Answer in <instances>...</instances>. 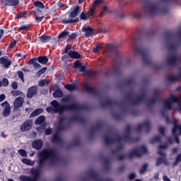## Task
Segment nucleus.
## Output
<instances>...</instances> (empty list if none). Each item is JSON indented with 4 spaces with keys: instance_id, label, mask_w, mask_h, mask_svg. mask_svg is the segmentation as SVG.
Wrapping results in <instances>:
<instances>
[{
    "instance_id": "obj_51",
    "label": "nucleus",
    "mask_w": 181,
    "mask_h": 181,
    "mask_svg": "<svg viewBox=\"0 0 181 181\" xmlns=\"http://www.w3.org/2000/svg\"><path fill=\"white\" fill-rule=\"evenodd\" d=\"M168 47L170 52H175V50H177V46L175 44H169Z\"/></svg>"
},
{
    "instance_id": "obj_52",
    "label": "nucleus",
    "mask_w": 181,
    "mask_h": 181,
    "mask_svg": "<svg viewBox=\"0 0 181 181\" xmlns=\"http://www.w3.org/2000/svg\"><path fill=\"white\" fill-rule=\"evenodd\" d=\"M47 71V67H44L42 69H41L40 70H39L36 74L37 76V77H40V75L44 74V73H46V71Z\"/></svg>"
},
{
    "instance_id": "obj_53",
    "label": "nucleus",
    "mask_w": 181,
    "mask_h": 181,
    "mask_svg": "<svg viewBox=\"0 0 181 181\" xmlns=\"http://www.w3.org/2000/svg\"><path fill=\"white\" fill-rule=\"evenodd\" d=\"M18 153L23 156V158H28V153L26 152V150L25 149H19Z\"/></svg>"
},
{
    "instance_id": "obj_60",
    "label": "nucleus",
    "mask_w": 181,
    "mask_h": 181,
    "mask_svg": "<svg viewBox=\"0 0 181 181\" xmlns=\"http://www.w3.org/2000/svg\"><path fill=\"white\" fill-rule=\"evenodd\" d=\"M95 11V8L92 7L91 8L89 9V11H88L86 15L87 16L90 17V16H93V15H94V11Z\"/></svg>"
},
{
    "instance_id": "obj_47",
    "label": "nucleus",
    "mask_w": 181,
    "mask_h": 181,
    "mask_svg": "<svg viewBox=\"0 0 181 181\" xmlns=\"http://www.w3.org/2000/svg\"><path fill=\"white\" fill-rule=\"evenodd\" d=\"M28 13L27 11H23L22 12H20L18 14H17L15 17V19H22L25 15Z\"/></svg>"
},
{
    "instance_id": "obj_49",
    "label": "nucleus",
    "mask_w": 181,
    "mask_h": 181,
    "mask_svg": "<svg viewBox=\"0 0 181 181\" xmlns=\"http://www.w3.org/2000/svg\"><path fill=\"white\" fill-rule=\"evenodd\" d=\"M16 74H18V78H20V80H21V81L23 83H25V78H24V74L23 72L22 71H18Z\"/></svg>"
},
{
    "instance_id": "obj_9",
    "label": "nucleus",
    "mask_w": 181,
    "mask_h": 181,
    "mask_svg": "<svg viewBox=\"0 0 181 181\" xmlns=\"http://www.w3.org/2000/svg\"><path fill=\"white\" fill-rule=\"evenodd\" d=\"M103 141L107 145H112V144H115V142H117V144H121L122 141V136L117 134L115 139H112L108 134H105L103 136Z\"/></svg>"
},
{
    "instance_id": "obj_61",
    "label": "nucleus",
    "mask_w": 181,
    "mask_h": 181,
    "mask_svg": "<svg viewBox=\"0 0 181 181\" xmlns=\"http://www.w3.org/2000/svg\"><path fill=\"white\" fill-rule=\"evenodd\" d=\"M12 64V62L7 59V60L4 62V64L3 66L5 67V69H9V66Z\"/></svg>"
},
{
    "instance_id": "obj_50",
    "label": "nucleus",
    "mask_w": 181,
    "mask_h": 181,
    "mask_svg": "<svg viewBox=\"0 0 181 181\" xmlns=\"http://www.w3.org/2000/svg\"><path fill=\"white\" fill-rule=\"evenodd\" d=\"M126 86H131V84H135V79L130 78L124 81Z\"/></svg>"
},
{
    "instance_id": "obj_30",
    "label": "nucleus",
    "mask_w": 181,
    "mask_h": 181,
    "mask_svg": "<svg viewBox=\"0 0 181 181\" xmlns=\"http://www.w3.org/2000/svg\"><path fill=\"white\" fill-rule=\"evenodd\" d=\"M52 142L53 144H62L63 142V140L62 139V138H60V136H59V134H55L52 136Z\"/></svg>"
},
{
    "instance_id": "obj_39",
    "label": "nucleus",
    "mask_w": 181,
    "mask_h": 181,
    "mask_svg": "<svg viewBox=\"0 0 181 181\" xmlns=\"http://www.w3.org/2000/svg\"><path fill=\"white\" fill-rule=\"evenodd\" d=\"M65 88L68 90L69 91H74V90L77 89V86L76 84H66L65 85Z\"/></svg>"
},
{
    "instance_id": "obj_62",
    "label": "nucleus",
    "mask_w": 181,
    "mask_h": 181,
    "mask_svg": "<svg viewBox=\"0 0 181 181\" xmlns=\"http://www.w3.org/2000/svg\"><path fill=\"white\" fill-rule=\"evenodd\" d=\"M103 4V0H95L93 2V8H95V6H98V5H101Z\"/></svg>"
},
{
    "instance_id": "obj_16",
    "label": "nucleus",
    "mask_w": 181,
    "mask_h": 181,
    "mask_svg": "<svg viewBox=\"0 0 181 181\" xmlns=\"http://www.w3.org/2000/svg\"><path fill=\"white\" fill-rule=\"evenodd\" d=\"M84 90L88 94H93V95H100V92L97 89L94 88L93 87L90 86L88 83H86L84 85Z\"/></svg>"
},
{
    "instance_id": "obj_57",
    "label": "nucleus",
    "mask_w": 181,
    "mask_h": 181,
    "mask_svg": "<svg viewBox=\"0 0 181 181\" xmlns=\"http://www.w3.org/2000/svg\"><path fill=\"white\" fill-rule=\"evenodd\" d=\"M67 35H69V31L64 30L59 34L58 37L59 39H62L63 37H66Z\"/></svg>"
},
{
    "instance_id": "obj_8",
    "label": "nucleus",
    "mask_w": 181,
    "mask_h": 181,
    "mask_svg": "<svg viewBox=\"0 0 181 181\" xmlns=\"http://www.w3.org/2000/svg\"><path fill=\"white\" fill-rule=\"evenodd\" d=\"M132 95H134V93L131 92L128 93L125 95L127 100L130 102L132 105H139L146 97L145 92H143L141 95L136 97V99H132Z\"/></svg>"
},
{
    "instance_id": "obj_64",
    "label": "nucleus",
    "mask_w": 181,
    "mask_h": 181,
    "mask_svg": "<svg viewBox=\"0 0 181 181\" xmlns=\"http://www.w3.org/2000/svg\"><path fill=\"white\" fill-rule=\"evenodd\" d=\"M165 127H160L159 128H158V132H160V134H161V135L163 136H165Z\"/></svg>"
},
{
    "instance_id": "obj_41",
    "label": "nucleus",
    "mask_w": 181,
    "mask_h": 181,
    "mask_svg": "<svg viewBox=\"0 0 181 181\" xmlns=\"http://www.w3.org/2000/svg\"><path fill=\"white\" fill-rule=\"evenodd\" d=\"M95 128L94 127H92L89 129V133H90V137L89 139L91 141V139H94V135H95Z\"/></svg>"
},
{
    "instance_id": "obj_36",
    "label": "nucleus",
    "mask_w": 181,
    "mask_h": 181,
    "mask_svg": "<svg viewBox=\"0 0 181 181\" xmlns=\"http://www.w3.org/2000/svg\"><path fill=\"white\" fill-rule=\"evenodd\" d=\"M31 173L33 176V177H32V179H35V180H37V179H39V177L40 176V171H39V170H37V169L33 170L31 171Z\"/></svg>"
},
{
    "instance_id": "obj_40",
    "label": "nucleus",
    "mask_w": 181,
    "mask_h": 181,
    "mask_svg": "<svg viewBox=\"0 0 181 181\" xmlns=\"http://www.w3.org/2000/svg\"><path fill=\"white\" fill-rule=\"evenodd\" d=\"M21 162L25 165H28V166H33L35 165V161H32L28 158H23Z\"/></svg>"
},
{
    "instance_id": "obj_4",
    "label": "nucleus",
    "mask_w": 181,
    "mask_h": 181,
    "mask_svg": "<svg viewBox=\"0 0 181 181\" xmlns=\"http://www.w3.org/2000/svg\"><path fill=\"white\" fill-rule=\"evenodd\" d=\"M57 156H59V153H57L56 148H47L42 149L38 153L39 169L43 168L45 162H47V160H49V166H54L57 162Z\"/></svg>"
},
{
    "instance_id": "obj_2",
    "label": "nucleus",
    "mask_w": 181,
    "mask_h": 181,
    "mask_svg": "<svg viewBox=\"0 0 181 181\" xmlns=\"http://www.w3.org/2000/svg\"><path fill=\"white\" fill-rule=\"evenodd\" d=\"M153 35H156V32L153 30L142 31L136 38H132L133 42V49L136 53L141 54L143 63L144 64H146V66H151L152 64V60L151 59V57H149V51L148 49L144 47H139L135 43L139 42L141 39H149L152 37Z\"/></svg>"
},
{
    "instance_id": "obj_24",
    "label": "nucleus",
    "mask_w": 181,
    "mask_h": 181,
    "mask_svg": "<svg viewBox=\"0 0 181 181\" xmlns=\"http://www.w3.org/2000/svg\"><path fill=\"white\" fill-rule=\"evenodd\" d=\"M83 32H85L86 37H91V36H94V29L90 26L84 28Z\"/></svg>"
},
{
    "instance_id": "obj_1",
    "label": "nucleus",
    "mask_w": 181,
    "mask_h": 181,
    "mask_svg": "<svg viewBox=\"0 0 181 181\" xmlns=\"http://www.w3.org/2000/svg\"><path fill=\"white\" fill-rule=\"evenodd\" d=\"M171 4L180 5L181 0H160L158 4H153L149 0H146L144 3L143 9L146 15L153 16V15H165L169 12V6Z\"/></svg>"
},
{
    "instance_id": "obj_10",
    "label": "nucleus",
    "mask_w": 181,
    "mask_h": 181,
    "mask_svg": "<svg viewBox=\"0 0 181 181\" xmlns=\"http://www.w3.org/2000/svg\"><path fill=\"white\" fill-rule=\"evenodd\" d=\"M180 63V57L176 55H172L167 59L168 66H169L170 67H173V69H175V67H177V66H179V64Z\"/></svg>"
},
{
    "instance_id": "obj_34",
    "label": "nucleus",
    "mask_w": 181,
    "mask_h": 181,
    "mask_svg": "<svg viewBox=\"0 0 181 181\" xmlns=\"http://www.w3.org/2000/svg\"><path fill=\"white\" fill-rule=\"evenodd\" d=\"M45 121H46V117L42 115L38 117V118L35 119V125H42V124H43Z\"/></svg>"
},
{
    "instance_id": "obj_55",
    "label": "nucleus",
    "mask_w": 181,
    "mask_h": 181,
    "mask_svg": "<svg viewBox=\"0 0 181 181\" xmlns=\"http://www.w3.org/2000/svg\"><path fill=\"white\" fill-rule=\"evenodd\" d=\"M128 5V1L125 0H120L119 1V8H124V6H127Z\"/></svg>"
},
{
    "instance_id": "obj_23",
    "label": "nucleus",
    "mask_w": 181,
    "mask_h": 181,
    "mask_svg": "<svg viewBox=\"0 0 181 181\" xmlns=\"http://www.w3.org/2000/svg\"><path fill=\"white\" fill-rule=\"evenodd\" d=\"M180 70V73L176 76H169L167 77V81L170 83H176V81H179V78H181V68H179Z\"/></svg>"
},
{
    "instance_id": "obj_21",
    "label": "nucleus",
    "mask_w": 181,
    "mask_h": 181,
    "mask_svg": "<svg viewBox=\"0 0 181 181\" xmlns=\"http://www.w3.org/2000/svg\"><path fill=\"white\" fill-rule=\"evenodd\" d=\"M1 4L6 6H16L19 4V0H2Z\"/></svg>"
},
{
    "instance_id": "obj_12",
    "label": "nucleus",
    "mask_w": 181,
    "mask_h": 181,
    "mask_svg": "<svg viewBox=\"0 0 181 181\" xmlns=\"http://www.w3.org/2000/svg\"><path fill=\"white\" fill-rule=\"evenodd\" d=\"M1 107L3 108L2 115L5 118H7V117H9L11 115V105L8 101H4L3 103H1Z\"/></svg>"
},
{
    "instance_id": "obj_17",
    "label": "nucleus",
    "mask_w": 181,
    "mask_h": 181,
    "mask_svg": "<svg viewBox=\"0 0 181 181\" xmlns=\"http://www.w3.org/2000/svg\"><path fill=\"white\" fill-rule=\"evenodd\" d=\"M88 177H90L91 179H93L94 181H112V180L110 178H107V179H105V180H102V179L100 178V175L95 173V172H94L93 170L89 171Z\"/></svg>"
},
{
    "instance_id": "obj_46",
    "label": "nucleus",
    "mask_w": 181,
    "mask_h": 181,
    "mask_svg": "<svg viewBox=\"0 0 181 181\" xmlns=\"http://www.w3.org/2000/svg\"><path fill=\"white\" fill-rule=\"evenodd\" d=\"M156 97L153 96L151 100L148 101V103L147 104L148 108H151V106L156 103Z\"/></svg>"
},
{
    "instance_id": "obj_7",
    "label": "nucleus",
    "mask_w": 181,
    "mask_h": 181,
    "mask_svg": "<svg viewBox=\"0 0 181 181\" xmlns=\"http://www.w3.org/2000/svg\"><path fill=\"white\" fill-rule=\"evenodd\" d=\"M37 62L40 64L37 63ZM47 62H49V58L47 56H40L38 57L29 59L27 64H28V66H33L35 70H39V69L42 68V65L40 64H47Z\"/></svg>"
},
{
    "instance_id": "obj_22",
    "label": "nucleus",
    "mask_w": 181,
    "mask_h": 181,
    "mask_svg": "<svg viewBox=\"0 0 181 181\" xmlns=\"http://www.w3.org/2000/svg\"><path fill=\"white\" fill-rule=\"evenodd\" d=\"M32 146L34 149L40 151L43 147V141L41 139H37L33 141Z\"/></svg>"
},
{
    "instance_id": "obj_48",
    "label": "nucleus",
    "mask_w": 181,
    "mask_h": 181,
    "mask_svg": "<svg viewBox=\"0 0 181 181\" xmlns=\"http://www.w3.org/2000/svg\"><path fill=\"white\" fill-rule=\"evenodd\" d=\"M165 37L166 40H170L172 39V37H173V33H172L171 31H168V32L165 33Z\"/></svg>"
},
{
    "instance_id": "obj_3",
    "label": "nucleus",
    "mask_w": 181,
    "mask_h": 181,
    "mask_svg": "<svg viewBox=\"0 0 181 181\" xmlns=\"http://www.w3.org/2000/svg\"><path fill=\"white\" fill-rule=\"evenodd\" d=\"M50 104L52 107L49 106L46 108L47 112H49L50 114H57V112H59L60 115H62L64 111H80V110H90L88 105H80L76 103H71V105H62L57 100H54L50 103Z\"/></svg>"
},
{
    "instance_id": "obj_5",
    "label": "nucleus",
    "mask_w": 181,
    "mask_h": 181,
    "mask_svg": "<svg viewBox=\"0 0 181 181\" xmlns=\"http://www.w3.org/2000/svg\"><path fill=\"white\" fill-rule=\"evenodd\" d=\"M66 119L67 118L66 117V116L58 117L57 127L59 131H66V129H69L71 126V122H74V121L81 122V124H86V122H87V120L86 119L77 115H75L70 117L69 121L67 123H66Z\"/></svg>"
},
{
    "instance_id": "obj_59",
    "label": "nucleus",
    "mask_w": 181,
    "mask_h": 181,
    "mask_svg": "<svg viewBox=\"0 0 181 181\" xmlns=\"http://www.w3.org/2000/svg\"><path fill=\"white\" fill-rule=\"evenodd\" d=\"M1 84L4 87H8L9 86V81L6 78H4L1 81Z\"/></svg>"
},
{
    "instance_id": "obj_31",
    "label": "nucleus",
    "mask_w": 181,
    "mask_h": 181,
    "mask_svg": "<svg viewBox=\"0 0 181 181\" xmlns=\"http://www.w3.org/2000/svg\"><path fill=\"white\" fill-rule=\"evenodd\" d=\"M136 150H137L139 153H140V156H142V155H145V153H148V148H146V146H145V145L139 146L138 148H136Z\"/></svg>"
},
{
    "instance_id": "obj_63",
    "label": "nucleus",
    "mask_w": 181,
    "mask_h": 181,
    "mask_svg": "<svg viewBox=\"0 0 181 181\" xmlns=\"http://www.w3.org/2000/svg\"><path fill=\"white\" fill-rule=\"evenodd\" d=\"M74 69H79L81 66V62L80 61H76L73 64Z\"/></svg>"
},
{
    "instance_id": "obj_27",
    "label": "nucleus",
    "mask_w": 181,
    "mask_h": 181,
    "mask_svg": "<svg viewBox=\"0 0 181 181\" xmlns=\"http://www.w3.org/2000/svg\"><path fill=\"white\" fill-rule=\"evenodd\" d=\"M80 145H81V141H80V139L77 138V139H75L73 141V142H71L68 145V148L71 149V148H73L74 146H80Z\"/></svg>"
},
{
    "instance_id": "obj_35",
    "label": "nucleus",
    "mask_w": 181,
    "mask_h": 181,
    "mask_svg": "<svg viewBox=\"0 0 181 181\" xmlns=\"http://www.w3.org/2000/svg\"><path fill=\"white\" fill-rule=\"evenodd\" d=\"M122 141H124L125 142H134V139H132L131 134L127 133L123 134Z\"/></svg>"
},
{
    "instance_id": "obj_58",
    "label": "nucleus",
    "mask_w": 181,
    "mask_h": 181,
    "mask_svg": "<svg viewBox=\"0 0 181 181\" xmlns=\"http://www.w3.org/2000/svg\"><path fill=\"white\" fill-rule=\"evenodd\" d=\"M30 28V25H21L19 28H18V32H21V30H28Z\"/></svg>"
},
{
    "instance_id": "obj_14",
    "label": "nucleus",
    "mask_w": 181,
    "mask_h": 181,
    "mask_svg": "<svg viewBox=\"0 0 181 181\" xmlns=\"http://www.w3.org/2000/svg\"><path fill=\"white\" fill-rule=\"evenodd\" d=\"M120 73H121V67H119V65L113 66L110 71H108L105 73V76H106V77H108L110 76H115L117 74H119Z\"/></svg>"
},
{
    "instance_id": "obj_29",
    "label": "nucleus",
    "mask_w": 181,
    "mask_h": 181,
    "mask_svg": "<svg viewBox=\"0 0 181 181\" xmlns=\"http://www.w3.org/2000/svg\"><path fill=\"white\" fill-rule=\"evenodd\" d=\"M129 158L132 159L133 156H137V158H141V153L136 150V148L133 149L128 154Z\"/></svg>"
},
{
    "instance_id": "obj_33",
    "label": "nucleus",
    "mask_w": 181,
    "mask_h": 181,
    "mask_svg": "<svg viewBox=\"0 0 181 181\" xmlns=\"http://www.w3.org/2000/svg\"><path fill=\"white\" fill-rule=\"evenodd\" d=\"M159 150H158V155H160V156H164V158H166V153H163V151H162V149H166V148H168V145L167 144H162L159 146Z\"/></svg>"
},
{
    "instance_id": "obj_28",
    "label": "nucleus",
    "mask_w": 181,
    "mask_h": 181,
    "mask_svg": "<svg viewBox=\"0 0 181 181\" xmlns=\"http://www.w3.org/2000/svg\"><path fill=\"white\" fill-rule=\"evenodd\" d=\"M68 56H69L71 59H80V57H81L80 53L76 51H70L68 52Z\"/></svg>"
},
{
    "instance_id": "obj_56",
    "label": "nucleus",
    "mask_w": 181,
    "mask_h": 181,
    "mask_svg": "<svg viewBox=\"0 0 181 181\" xmlns=\"http://www.w3.org/2000/svg\"><path fill=\"white\" fill-rule=\"evenodd\" d=\"M147 169H148V163H144V164L141 166V168L139 172H140L141 174L145 173V172H146V170H147Z\"/></svg>"
},
{
    "instance_id": "obj_15",
    "label": "nucleus",
    "mask_w": 181,
    "mask_h": 181,
    "mask_svg": "<svg viewBox=\"0 0 181 181\" xmlns=\"http://www.w3.org/2000/svg\"><path fill=\"white\" fill-rule=\"evenodd\" d=\"M20 129L21 132H27V131H30L32 129V121L26 120L21 126Z\"/></svg>"
},
{
    "instance_id": "obj_6",
    "label": "nucleus",
    "mask_w": 181,
    "mask_h": 181,
    "mask_svg": "<svg viewBox=\"0 0 181 181\" xmlns=\"http://www.w3.org/2000/svg\"><path fill=\"white\" fill-rule=\"evenodd\" d=\"M81 7L78 5H75L73 6L72 9L70 12H68L69 13V18H71L69 19H63L62 21V23L64 25H67L69 23H77L80 22V19L78 18H76V16H78V13H80V9ZM74 18H76L74 19Z\"/></svg>"
},
{
    "instance_id": "obj_54",
    "label": "nucleus",
    "mask_w": 181,
    "mask_h": 181,
    "mask_svg": "<svg viewBox=\"0 0 181 181\" xmlns=\"http://www.w3.org/2000/svg\"><path fill=\"white\" fill-rule=\"evenodd\" d=\"M79 18L81 21H87L88 19V17H87V14L84 13V11H82L81 14L79 15Z\"/></svg>"
},
{
    "instance_id": "obj_13",
    "label": "nucleus",
    "mask_w": 181,
    "mask_h": 181,
    "mask_svg": "<svg viewBox=\"0 0 181 181\" xmlns=\"http://www.w3.org/2000/svg\"><path fill=\"white\" fill-rule=\"evenodd\" d=\"M119 107V103L117 100H111V99H106L105 102L100 103L102 108H105V107H112V106Z\"/></svg>"
},
{
    "instance_id": "obj_45",
    "label": "nucleus",
    "mask_w": 181,
    "mask_h": 181,
    "mask_svg": "<svg viewBox=\"0 0 181 181\" xmlns=\"http://www.w3.org/2000/svg\"><path fill=\"white\" fill-rule=\"evenodd\" d=\"M165 162V156L159 157L156 160V166H160Z\"/></svg>"
},
{
    "instance_id": "obj_25",
    "label": "nucleus",
    "mask_w": 181,
    "mask_h": 181,
    "mask_svg": "<svg viewBox=\"0 0 181 181\" xmlns=\"http://www.w3.org/2000/svg\"><path fill=\"white\" fill-rule=\"evenodd\" d=\"M39 39V42H40V43H47L49 42H50V40H52V36L50 35H42L40 37H38Z\"/></svg>"
},
{
    "instance_id": "obj_44",
    "label": "nucleus",
    "mask_w": 181,
    "mask_h": 181,
    "mask_svg": "<svg viewBox=\"0 0 181 181\" xmlns=\"http://www.w3.org/2000/svg\"><path fill=\"white\" fill-rule=\"evenodd\" d=\"M161 137L160 136H155L153 138H152L151 140H150V142L151 144H155L156 142H159L160 143L161 142Z\"/></svg>"
},
{
    "instance_id": "obj_19",
    "label": "nucleus",
    "mask_w": 181,
    "mask_h": 181,
    "mask_svg": "<svg viewBox=\"0 0 181 181\" xmlns=\"http://www.w3.org/2000/svg\"><path fill=\"white\" fill-rule=\"evenodd\" d=\"M25 103V100L22 97H18L16 98L14 101V108L18 110V108H21L23 105Z\"/></svg>"
},
{
    "instance_id": "obj_32",
    "label": "nucleus",
    "mask_w": 181,
    "mask_h": 181,
    "mask_svg": "<svg viewBox=\"0 0 181 181\" xmlns=\"http://www.w3.org/2000/svg\"><path fill=\"white\" fill-rule=\"evenodd\" d=\"M42 112H43V109L42 108L36 109L30 115V118L37 117V115H40V114H42Z\"/></svg>"
},
{
    "instance_id": "obj_26",
    "label": "nucleus",
    "mask_w": 181,
    "mask_h": 181,
    "mask_svg": "<svg viewBox=\"0 0 181 181\" xmlns=\"http://www.w3.org/2000/svg\"><path fill=\"white\" fill-rule=\"evenodd\" d=\"M64 93L63 91L60 89V88H57V90L53 93L54 98H62L63 97Z\"/></svg>"
},
{
    "instance_id": "obj_11",
    "label": "nucleus",
    "mask_w": 181,
    "mask_h": 181,
    "mask_svg": "<svg viewBox=\"0 0 181 181\" xmlns=\"http://www.w3.org/2000/svg\"><path fill=\"white\" fill-rule=\"evenodd\" d=\"M143 128L146 129V132L147 134H149V132L151 131V123L149 121H145L143 123H139L137 126L136 132L140 134Z\"/></svg>"
},
{
    "instance_id": "obj_18",
    "label": "nucleus",
    "mask_w": 181,
    "mask_h": 181,
    "mask_svg": "<svg viewBox=\"0 0 181 181\" xmlns=\"http://www.w3.org/2000/svg\"><path fill=\"white\" fill-rule=\"evenodd\" d=\"M37 86H33L30 87L28 90V93L26 94L27 98H33L35 95H36L37 93Z\"/></svg>"
},
{
    "instance_id": "obj_20",
    "label": "nucleus",
    "mask_w": 181,
    "mask_h": 181,
    "mask_svg": "<svg viewBox=\"0 0 181 181\" xmlns=\"http://www.w3.org/2000/svg\"><path fill=\"white\" fill-rule=\"evenodd\" d=\"M174 126L172 129L173 135H181V124H177L176 122H173Z\"/></svg>"
},
{
    "instance_id": "obj_37",
    "label": "nucleus",
    "mask_w": 181,
    "mask_h": 181,
    "mask_svg": "<svg viewBox=\"0 0 181 181\" xmlns=\"http://www.w3.org/2000/svg\"><path fill=\"white\" fill-rule=\"evenodd\" d=\"M11 95H13V97H18V95H21V97H25V93L21 90H11Z\"/></svg>"
},
{
    "instance_id": "obj_43",
    "label": "nucleus",
    "mask_w": 181,
    "mask_h": 181,
    "mask_svg": "<svg viewBox=\"0 0 181 181\" xmlns=\"http://www.w3.org/2000/svg\"><path fill=\"white\" fill-rule=\"evenodd\" d=\"M21 181H37V180H35V178H32V177L28 175H23L21 177Z\"/></svg>"
},
{
    "instance_id": "obj_42",
    "label": "nucleus",
    "mask_w": 181,
    "mask_h": 181,
    "mask_svg": "<svg viewBox=\"0 0 181 181\" xmlns=\"http://www.w3.org/2000/svg\"><path fill=\"white\" fill-rule=\"evenodd\" d=\"M132 18L134 19H139V18H142V11H135L132 13Z\"/></svg>"
},
{
    "instance_id": "obj_38",
    "label": "nucleus",
    "mask_w": 181,
    "mask_h": 181,
    "mask_svg": "<svg viewBox=\"0 0 181 181\" xmlns=\"http://www.w3.org/2000/svg\"><path fill=\"white\" fill-rule=\"evenodd\" d=\"M33 5L35 8H39L40 9H45V4L42 1H34Z\"/></svg>"
}]
</instances>
